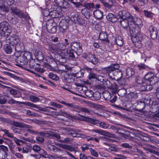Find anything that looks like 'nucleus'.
<instances>
[{"instance_id":"1","label":"nucleus","mask_w":159,"mask_h":159,"mask_svg":"<svg viewBox=\"0 0 159 159\" xmlns=\"http://www.w3.org/2000/svg\"><path fill=\"white\" fill-rule=\"evenodd\" d=\"M11 26L6 22L0 24V34L6 39V42L9 43L12 46L20 43V41L18 36L16 34H13L11 37H9L11 32Z\"/></svg>"},{"instance_id":"2","label":"nucleus","mask_w":159,"mask_h":159,"mask_svg":"<svg viewBox=\"0 0 159 159\" xmlns=\"http://www.w3.org/2000/svg\"><path fill=\"white\" fill-rule=\"evenodd\" d=\"M119 68L118 64H112L110 66L105 68L102 71L107 74L110 78L119 81L122 78L123 75L122 71L119 69Z\"/></svg>"},{"instance_id":"3","label":"nucleus","mask_w":159,"mask_h":159,"mask_svg":"<svg viewBox=\"0 0 159 159\" xmlns=\"http://www.w3.org/2000/svg\"><path fill=\"white\" fill-rule=\"evenodd\" d=\"M30 54L28 52H21L19 56H16V60L17 62L21 65H24L27 62L28 57H29Z\"/></svg>"},{"instance_id":"4","label":"nucleus","mask_w":159,"mask_h":159,"mask_svg":"<svg viewBox=\"0 0 159 159\" xmlns=\"http://www.w3.org/2000/svg\"><path fill=\"white\" fill-rule=\"evenodd\" d=\"M129 27V32L132 38L136 34L139 32L140 31V28L139 27L138 24H135L134 20L131 22Z\"/></svg>"},{"instance_id":"5","label":"nucleus","mask_w":159,"mask_h":159,"mask_svg":"<svg viewBox=\"0 0 159 159\" xmlns=\"http://www.w3.org/2000/svg\"><path fill=\"white\" fill-rule=\"evenodd\" d=\"M118 15L123 20H127L129 21H133L134 19L133 16L129 12L125 10L119 11Z\"/></svg>"},{"instance_id":"6","label":"nucleus","mask_w":159,"mask_h":159,"mask_svg":"<svg viewBox=\"0 0 159 159\" xmlns=\"http://www.w3.org/2000/svg\"><path fill=\"white\" fill-rule=\"evenodd\" d=\"M70 49L75 51L78 56L81 54L83 52L82 46L79 43H74L70 44Z\"/></svg>"},{"instance_id":"7","label":"nucleus","mask_w":159,"mask_h":159,"mask_svg":"<svg viewBox=\"0 0 159 159\" xmlns=\"http://www.w3.org/2000/svg\"><path fill=\"white\" fill-rule=\"evenodd\" d=\"M81 117L80 118L79 120L81 121H84L88 122L91 123V124L95 125L99 123V121L95 119L90 118L89 117L82 116L80 114H79Z\"/></svg>"},{"instance_id":"8","label":"nucleus","mask_w":159,"mask_h":159,"mask_svg":"<svg viewBox=\"0 0 159 159\" xmlns=\"http://www.w3.org/2000/svg\"><path fill=\"white\" fill-rule=\"evenodd\" d=\"M68 22L66 20H62L59 23V29L62 33H65L68 27Z\"/></svg>"},{"instance_id":"9","label":"nucleus","mask_w":159,"mask_h":159,"mask_svg":"<svg viewBox=\"0 0 159 159\" xmlns=\"http://www.w3.org/2000/svg\"><path fill=\"white\" fill-rule=\"evenodd\" d=\"M55 2L57 6L61 8H67L70 7L68 3L65 0H55Z\"/></svg>"},{"instance_id":"10","label":"nucleus","mask_w":159,"mask_h":159,"mask_svg":"<svg viewBox=\"0 0 159 159\" xmlns=\"http://www.w3.org/2000/svg\"><path fill=\"white\" fill-rule=\"evenodd\" d=\"M92 131L95 132L100 134L101 135H104L110 138H114L115 135L114 134H111L106 131L102 130V129H94L92 130Z\"/></svg>"},{"instance_id":"11","label":"nucleus","mask_w":159,"mask_h":159,"mask_svg":"<svg viewBox=\"0 0 159 159\" xmlns=\"http://www.w3.org/2000/svg\"><path fill=\"white\" fill-rule=\"evenodd\" d=\"M149 31L151 38L153 40L156 39L158 34L157 30L155 27L151 26L149 28Z\"/></svg>"},{"instance_id":"12","label":"nucleus","mask_w":159,"mask_h":159,"mask_svg":"<svg viewBox=\"0 0 159 159\" xmlns=\"http://www.w3.org/2000/svg\"><path fill=\"white\" fill-rule=\"evenodd\" d=\"M52 21L50 22V23H48V26H47L46 28L49 33H55L57 31V24L56 23H53L52 25H50L51 23H52Z\"/></svg>"},{"instance_id":"13","label":"nucleus","mask_w":159,"mask_h":159,"mask_svg":"<svg viewBox=\"0 0 159 159\" xmlns=\"http://www.w3.org/2000/svg\"><path fill=\"white\" fill-rule=\"evenodd\" d=\"M99 38L102 41L109 43L108 36L106 32L101 31L99 33Z\"/></svg>"},{"instance_id":"14","label":"nucleus","mask_w":159,"mask_h":159,"mask_svg":"<svg viewBox=\"0 0 159 159\" xmlns=\"http://www.w3.org/2000/svg\"><path fill=\"white\" fill-rule=\"evenodd\" d=\"M111 89L112 90L111 92L113 93V98L110 100V101L111 103L115 102L117 98L116 96L113 95V94L116 93L117 92V88L115 84H113L111 87Z\"/></svg>"},{"instance_id":"15","label":"nucleus","mask_w":159,"mask_h":159,"mask_svg":"<svg viewBox=\"0 0 159 159\" xmlns=\"http://www.w3.org/2000/svg\"><path fill=\"white\" fill-rule=\"evenodd\" d=\"M136 109L138 111H141L145 107L144 103L143 101H140L136 102L135 104Z\"/></svg>"},{"instance_id":"16","label":"nucleus","mask_w":159,"mask_h":159,"mask_svg":"<svg viewBox=\"0 0 159 159\" xmlns=\"http://www.w3.org/2000/svg\"><path fill=\"white\" fill-rule=\"evenodd\" d=\"M25 104L28 105V106L30 107L33 108H35L38 109L39 110L45 111V112H49V110L47 109L46 108H43L40 107H39L37 105L35 104L32 103L30 102H27V103H25Z\"/></svg>"},{"instance_id":"17","label":"nucleus","mask_w":159,"mask_h":159,"mask_svg":"<svg viewBox=\"0 0 159 159\" xmlns=\"http://www.w3.org/2000/svg\"><path fill=\"white\" fill-rule=\"evenodd\" d=\"M87 60L89 62L94 65L97 64L98 61V59L95 57V56L90 53L89 54Z\"/></svg>"},{"instance_id":"18","label":"nucleus","mask_w":159,"mask_h":159,"mask_svg":"<svg viewBox=\"0 0 159 159\" xmlns=\"http://www.w3.org/2000/svg\"><path fill=\"white\" fill-rule=\"evenodd\" d=\"M75 78L74 75L67 73L64 76V80L68 83L73 82L75 80Z\"/></svg>"},{"instance_id":"19","label":"nucleus","mask_w":159,"mask_h":159,"mask_svg":"<svg viewBox=\"0 0 159 159\" xmlns=\"http://www.w3.org/2000/svg\"><path fill=\"white\" fill-rule=\"evenodd\" d=\"M143 36L142 34L140 33V31L138 33L136 34L132 38L133 41L136 42L138 41H142L143 38Z\"/></svg>"},{"instance_id":"20","label":"nucleus","mask_w":159,"mask_h":159,"mask_svg":"<svg viewBox=\"0 0 159 159\" xmlns=\"http://www.w3.org/2000/svg\"><path fill=\"white\" fill-rule=\"evenodd\" d=\"M14 126L18 127L20 128H32V126L30 125H29L25 124L23 123H20L17 121L14 122Z\"/></svg>"},{"instance_id":"21","label":"nucleus","mask_w":159,"mask_h":159,"mask_svg":"<svg viewBox=\"0 0 159 159\" xmlns=\"http://www.w3.org/2000/svg\"><path fill=\"white\" fill-rule=\"evenodd\" d=\"M107 20L112 23H114L117 21L118 19L116 15L111 13H109L107 16Z\"/></svg>"},{"instance_id":"22","label":"nucleus","mask_w":159,"mask_h":159,"mask_svg":"<svg viewBox=\"0 0 159 159\" xmlns=\"http://www.w3.org/2000/svg\"><path fill=\"white\" fill-rule=\"evenodd\" d=\"M148 82L152 85L155 84L157 85V84H159V81L158 77L154 75L149 80Z\"/></svg>"},{"instance_id":"23","label":"nucleus","mask_w":159,"mask_h":159,"mask_svg":"<svg viewBox=\"0 0 159 159\" xmlns=\"http://www.w3.org/2000/svg\"><path fill=\"white\" fill-rule=\"evenodd\" d=\"M134 74V69L131 68H128L126 69V78L128 79L132 77Z\"/></svg>"},{"instance_id":"24","label":"nucleus","mask_w":159,"mask_h":159,"mask_svg":"<svg viewBox=\"0 0 159 159\" xmlns=\"http://www.w3.org/2000/svg\"><path fill=\"white\" fill-rule=\"evenodd\" d=\"M60 102L72 109H75L76 110H77V109H78L79 106L76 105L74 103H66L65 101L63 100L61 101Z\"/></svg>"},{"instance_id":"25","label":"nucleus","mask_w":159,"mask_h":159,"mask_svg":"<svg viewBox=\"0 0 159 159\" xmlns=\"http://www.w3.org/2000/svg\"><path fill=\"white\" fill-rule=\"evenodd\" d=\"M73 51L71 49H70L69 48H68L67 49L66 55L67 56V58H69V59L73 60L75 58Z\"/></svg>"},{"instance_id":"26","label":"nucleus","mask_w":159,"mask_h":159,"mask_svg":"<svg viewBox=\"0 0 159 159\" xmlns=\"http://www.w3.org/2000/svg\"><path fill=\"white\" fill-rule=\"evenodd\" d=\"M131 21H128L127 20H122L120 21V25L122 26L124 28H126L128 26L129 27ZM131 22H132V21Z\"/></svg>"},{"instance_id":"27","label":"nucleus","mask_w":159,"mask_h":159,"mask_svg":"<svg viewBox=\"0 0 159 159\" xmlns=\"http://www.w3.org/2000/svg\"><path fill=\"white\" fill-rule=\"evenodd\" d=\"M131 134H132V133L126 130L120 136L124 138L131 139L133 138L131 136Z\"/></svg>"},{"instance_id":"28","label":"nucleus","mask_w":159,"mask_h":159,"mask_svg":"<svg viewBox=\"0 0 159 159\" xmlns=\"http://www.w3.org/2000/svg\"><path fill=\"white\" fill-rule=\"evenodd\" d=\"M95 17L98 19H101L102 18L103 13L102 12L99 10H96L93 13Z\"/></svg>"},{"instance_id":"29","label":"nucleus","mask_w":159,"mask_h":159,"mask_svg":"<svg viewBox=\"0 0 159 159\" xmlns=\"http://www.w3.org/2000/svg\"><path fill=\"white\" fill-rule=\"evenodd\" d=\"M82 13L84 15L85 17L89 19L91 16V13H90L89 10L87 8H83L81 11Z\"/></svg>"},{"instance_id":"30","label":"nucleus","mask_w":159,"mask_h":159,"mask_svg":"<svg viewBox=\"0 0 159 159\" xmlns=\"http://www.w3.org/2000/svg\"><path fill=\"white\" fill-rule=\"evenodd\" d=\"M3 49L4 52L7 54H11L12 51L11 46L8 44L4 45L3 46Z\"/></svg>"},{"instance_id":"31","label":"nucleus","mask_w":159,"mask_h":159,"mask_svg":"<svg viewBox=\"0 0 159 159\" xmlns=\"http://www.w3.org/2000/svg\"><path fill=\"white\" fill-rule=\"evenodd\" d=\"M59 11L56 10H51L50 11V16L52 18H57L59 17Z\"/></svg>"},{"instance_id":"32","label":"nucleus","mask_w":159,"mask_h":159,"mask_svg":"<svg viewBox=\"0 0 159 159\" xmlns=\"http://www.w3.org/2000/svg\"><path fill=\"white\" fill-rule=\"evenodd\" d=\"M115 42L117 45L120 46H123L124 42L122 37L120 36H118L115 39Z\"/></svg>"},{"instance_id":"33","label":"nucleus","mask_w":159,"mask_h":159,"mask_svg":"<svg viewBox=\"0 0 159 159\" xmlns=\"http://www.w3.org/2000/svg\"><path fill=\"white\" fill-rule=\"evenodd\" d=\"M84 6L85 7V8H87L89 10H91L95 7L94 4L93 2L85 3L84 4Z\"/></svg>"},{"instance_id":"34","label":"nucleus","mask_w":159,"mask_h":159,"mask_svg":"<svg viewBox=\"0 0 159 159\" xmlns=\"http://www.w3.org/2000/svg\"><path fill=\"white\" fill-rule=\"evenodd\" d=\"M56 46V50L59 49L61 50H64L66 49V46L62 43H59L57 44Z\"/></svg>"},{"instance_id":"35","label":"nucleus","mask_w":159,"mask_h":159,"mask_svg":"<svg viewBox=\"0 0 159 159\" xmlns=\"http://www.w3.org/2000/svg\"><path fill=\"white\" fill-rule=\"evenodd\" d=\"M61 147L67 150H69L70 152L74 151L75 149L70 145L66 144L62 145Z\"/></svg>"},{"instance_id":"36","label":"nucleus","mask_w":159,"mask_h":159,"mask_svg":"<svg viewBox=\"0 0 159 159\" xmlns=\"http://www.w3.org/2000/svg\"><path fill=\"white\" fill-rule=\"evenodd\" d=\"M58 115H59L60 116H64L66 117H69L70 118H74L75 117L74 116L68 114L67 112L62 110L60 111V112L59 113Z\"/></svg>"},{"instance_id":"37","label":"nucleus","mask_w":159,"mask_h":159,"mask_svg":"<svg viewBox=\"0 0 159 159\" xmlns=\"http://www.w3.org/2000/svg\"><path fill=\"white\" fill-rule=\"evenodd\" d=\"M140 95V93L133 92L130 93L129 94V97L130 98L134 99L137 98Z\"/></svg>"},{"instance_id":"38","label":"nucleus","mask_w":159,"mask_h":159,"mask_svg":"<svg viewBox=\"0 0 159 159\" xmlns=\"http://www.w3.org/2000/svg\"><path fill=\"white\" fill-rule=\"evenodd\" d=\"M24 111L26 112V113L28 116H32L34 117H38L39 116V115L38 113L33 112L29 110H24Z\"/></svg>"},{"instance_id":"39","label":"nucleus","mask_w":159,"mask_h":159,"mask_svg":"<svg viewBox=\"0 0 159 159\" xmlns=\"http://www.w3.org/2000/svg\"><path fill=\"white\" fill-rule=\"evenodd\" d=\"M143 12L144 13V15L148 18H149L151 19L152 18L154 14L152 13L151 11H148L147 10H144Z\"/></svg>"},{"instance_id":"40","label":"nucleus","mask_w":159,"mask_h":159,"mask_svg":"<svg viewBox=\"0 0 159 159\" xmlns=\"http://www.w3.org/2000/svg\"><path fill=\"white\" fill-rule=\"evenodd\" d=\"M76 111L79 112L80 111H82L85 113H90L89 110L87 108L84 107H81L78 106L77 110H75Z\"/></svg>"},{"instance_id":"41","label":"nucleus","mask_w":159,"mask_h":159,"mask_svg":"<svg viewBox=\"0 0 159 159\" xmlns=\"http://www.w3.org/2000/svg\"><path fill=\"white\" fill-rule=\"evenodd\" d=\"M8 103L11 104L16 103L18 104H24L25 105L28 106L25 104V103H27V102H20L19 101H16L14 100L13 99H11L9 100L8 102Z\"/></svg>"},{"instance_id":"42","label":"nucleus","mask_w":159,"mask_h":159,"mask_svg":"<svg viewBox=\"0 0 159 159\" xmlns=\"http://www.w3.org/2000/svg\"><path fill=\"white\" fill-rule=\"evenodd\" d=\"M154 75L151 73H148L144 77V81L148 83V81Z\"/></svg>"},{"instance_id":"43","label":"nucleus","mask_w":159,"mask_h":159,"mask_svg":"<svg viewBox=\"0 0 159 159\" xmlns=\"http://www.w3.org/2000/svg\"><path fill=\"white\" fill-rule=\"evenodd\" d=\"M48 76L50 79L56 81L58 80L59 79L57 76L52 72L49 73Z\"/></svg>"},{"instance_id":"44","label":"nucleus","mask_w":159,"mask_h":159,"mask_svg":"<svg viewBox=\"0 0 159 159\" xmlns=\"http://www.w3.org/2000/svg\"><path fill=\"white\" fill-rule=\"evenodd\" d=\"M97 75L95 74L94 73L90 72H89V74L88 75V78L89 80H91L93 79H95L97 78Z\"/></svg>"},{"instance_id":"45","label":"nucleus","mask_w":159,"mask_h":159,"mask_svg":"<svg viewBox=\"0 0 159 159\" xmlns=\"http://www.w3.org/2000/svg\"><path fill=\"white\" fill-rule=\"evenodd\" d=\"M10 9L11 11V13L16 15H17V14H18V13L20 11L16 7H11Z\"/></svg>"},{"instance_id":"46","label":"nucleus","mask_w":159,"mask_h":159,"mask_svg":"<svg viewBox=\"0 0 159 159\" xmlns=\"http://www.w3.org/2000/svg\"><path fill=\"white\" fill-rule=\"evenodd\" d=\"M29 98L30 100L34 102H38L39 101L40 99L39 98L34 95L30 96Z\"/></svg>"},{"instance_id":"47","label":"nucleus","mask_w":159,"mask_h":159,"mask_svg":"<svg viewBox=\"0 0 159 159\" xmlns=\"http://www.w3.org/2000/svg\"><path fill=\"white\" fill-rule=\"evenodd\" d=\"M99 126L104 129H107L109 127V125L104 122H101L99 124Z\"/></svg>"},{"instance_id":"48","label":"nucleus","mask_w":159,"mask_h":159,"mask_svg":"<svg viewBox=\"0 0 159 159\" xmlns=\"http://www.w3.org/2000/svg\"><path fill=\"white\" fill-rule=\"evenodd\" d=\"M9 11V9L7 7L4 5H2L0 6V12L4 11L8 12Z\"/></svg>"},{"instance_id":"49","label":"nucleus","mask_w":159,"mask_h":159,"mask_svg":"<svg viewBox=\"0 0 159 159\" xmlns=\"http://www.w3.org/2000/svg\"><path fill=\"white\" fill-rule=\"evenodd\" d=\"M17 16L21 19L24 18L26 19L27 17V15L24 14L23 12L20 11L18 13V14H17Z\"/></svg>"},{"instance_id":"50","label":"nucleus","mask_w":159,"mask_h":159,"mask_svg":"<svg viewBox=\"0 0 159 159\" xmlns=\"http://www.w3.org/2000/svg\"><path fill=\"white\" fill-rule=\"evenodd\" d=\"M65 130L69 131L67 133L68 135H70L71 131H73L74 132H78L79 131L78 129H75L70 127H67L65 128Z\"/></svg>"},{"instance_id":"51","label":"nucleus","mask_w":159,"mask_h":159,"mask_svg":"<svg viewBox=\"0 0 159 159\" xmlns=\"http://www.w3.org/2000/svg\"><path fill=\"white\" fill-rule=\"evenodd\" d=\"M135 81L136 82L139 84H142L145 83V82L144 81V80L142 78L139 77H137L136 78Z\"/></svg>"},{"instance_id":"52","label":"nucleus","mask_w":159,"mask_h":159,"mask_svg":"<svg viewBox=\"0 0 159 159\" xmlns=\"http://www.w3.org/2000/svg\"><path fill=\"white\" fill-rule=\"evenodd\" d=\"M94 98L97 100H99L100 99L101 97V94L100 93L98 92H96L93 93V96Z\"/></svg>"},{"instance_id":"53","label":"nucleus","mask_w":159,"mask_h":159,"mask_svg":"<svg viewBox=\"0 0 159 159\" xmlns=\"http://www.w3.org/2000/svg\"><path fill=\"white\" fill-rule=\"evenodd\" d=\"M85 94L87 97L91 98L93 96V93L91 90H87L85 91Z\"/></svg>"},{"instance_id":"54","label":"nucleus","mask_w":159,"mask_h":159,"mask_svg":"<svg viewBox=\"0 0 159 159\" xmlns=\"http://www.w3.org/2000/svg\"><path fill=\"white\" fill-rule=\"evenodd\" d=\"M109 149L111 151L114 152H117L119 150V148L116 146H110Z\"/></svg>"},{"instance_id":"55","label":"nucleus","mask_w":159,"mask_h":159,"mask_svg":"<svg viewBox=\"0 0 159 159\" xmlns=\"http://www.w3.org/2000/svg\"><path fill=\"white\" fill-rule=\"evenodd\" d=\"M33 151L39 153V152L41 150V148L39 146L35 145L33 146Z\"/></svg>"},{"instance_id":"56","label":"nucleus","mask_w":159,"mask_h":159,"mask_svg":"<svg viewBox=\"0 0 159 159\" xmlns=\"http://www.w3.org/2000/svg\"><path fill=\"white\" fill-rule=\"evenodd\" d=\"M121 146L123 148H126L131 149L133 148L131 145L127 143H123L121 144Z\"/></svg>"},{"instance_id":"57","label":"nucleus","mask_w":159,"mask_h":159,"mask_svg":"<svg viewBox=\"0 0 159 159\" xmlns=\"http://www.w3.org/2000/svg\"><path fill=\"white\" fill-rule=\"evenodd\" d=\"M143 102L144 103L145 106H148L151 104L150 99L148 98H145Z\"/></svg>"},{"instance_id":"58","label":"nucleus","mask_w":159,"mask_h":159,"mask_svg":"<svg viewBox=\"0 0 159 159\" xmlns=\"http://www.w3.org/2000/svg\"><path fill=\"white\" fill-rule=\"evenodd\" d=\"M90 152L91 154L93 156L95 157H98V153L94 150L92 148H90L89 149Z\"/></svg>"},{"instance_id":"59","label":"nucleus","mask_w":159,"mask_h":159,"mask_svg":"<svg viewBox=\"0 0 159 159\" xmlns=\"http://www.w3.org/2000/svg\"><path fill=\"white\" fill-rule=\"evenodd\" d=\"M118 92L120 94V96H123L126 94L127 92L125 89H122L119 90Z\"/></svg>"},{"instance_id":"60","label":"nucleus","mask_w":159,"mask_h":159,"mask_svg":"<svg viewBox=\"0 0 159 159\" xmlns=\"http://www.w3.org/2000/svg\"><path fill=\"white\" fill-rule=\"evenodd\" d=\"M79 16L77 14H75L71 17V20L74 21L75 22L77 23Z\"/></svg>"},{"instance_id":"61","label":"nucleus","mask_w":159,"mask_h":159,"mask_svg":"<svg viewBox=\"0 0 159 159\" xmlns=\"http://www.w3.org/2000/svg\"><path fill=\"white\" fill-rule=\"evenodd\" d=\"M73 75L74 77H75L77 78H80L83 77L84 74L81 71H79L76 73H74Z\"/></svg>"},{"instance_id":"62","label":"nucleus","mask_w":159,"mask_h":159,"mask_svg":"<svg viewBox=\"0 0 159 159\" xmlns=\"http://www.w3.org/2000/svg\"><path fill=\"white\" fill-rule=\"evenodd\" d=\"M43 15L45 16H50V11L48 9H45L42 11Z\"/></svg>"},{"instance_id":"63","label":"nucleus","mask_w":159,"mask_h":159,"mask_svg":"<svg viewBox=\"0 0 159 159\" xmlns=\"http://www.w3.org/2000/svg\"><path fill=\"white\" fill-rule=\"evenodd\" d=\"M15 50L16 51H17L18 52H20L21 51V47L20 44V43H17L15 45Z\"/></svg>"},{"instance_id":"64","label":"nucleus","mask_w":159,"mask_h":159,"mask_svg":"<svg viewBox=\"0 0 159 159\" xmlns=\"http://www.w3.org/2000/svg\"><path fill=\"white\" fill-rule=\"evenodd\" d=\"M143 149L146 151L147 153H154L155 150L151 148L144 147Z\"/></svg>"}]
</instances>
